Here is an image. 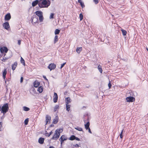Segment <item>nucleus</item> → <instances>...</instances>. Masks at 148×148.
Instances as JSON below:
<instances>
[{
	"label": "nucleus",
	"mask_w": 148,
	"mask_h": 148,
	"mask_svg": "<svg viewBox=\"0 0 148 148\" xmlns=\"http://www.w3.org/2000/svg\"><path fill=\"white\" fill-rule=\"evenodd\" d=\"M58 36L57 35H56L54 37V43H56L58 41Z\"/></svg>",
	"instance_id": "72a5a7b5"
},
{
	"label": "nucleus",
	"mask_w": 148,
	"mask_h": 148,
	"mask_svg": "<svg viewBox=\"0 0 148 148\" xmlns=\"http://www.w3.org/2000/svg\"><path fill=\"white\" fill-rule=\"evenodd\" d=\"M60 135V134H59V132L57 131H55V132L53 136L51 138V139L52 140H56L59 138Z\"/></svg>",
	"instance_id": "39448f33"
},
{
	"label": "nucleus",
	"mask_w": 148,
	"mask_h": 148,
	"mask_svg": "<svg viewBox=\"0 0 148 148\" xmlns=\"http://www.w3.org/2000/svg\"><path fill=\"white\" fill-rule=\"evenodd\" d=\"M126 99L127 102H132L134 101L135 99L133 97L130 96L127 97Z\"/></svg>",
	"instance_id": "423d86ee"
},
{
	"label": "nucleus",
	"mask_w": 148,
	"mask_h": 148,
	"mask_svg": "<svg viewBox=\"0 0 148 148\" xmlns=\"http://www.w3.org/2000/svg\"><path fill=\"white\" fill-rule=\"evenodd\" d=\"M45 139L44 138L40 137L38 139V143L40 144H42L43 143Z\"/></svg>",
	"instance_id": "6ab92c4d"
},
{
	"label": "nucleus",
	"mask_w": 148,
	"mask_h": 148,
	"mask_svg": "<svg viewBox=\"0 0 148 148\" xmlns=\"http://www.w3.org/2000/svg\"><path fill=\"white\" fill-rule=\"evenodd\" d=\"M71 99L70 97H67L66 99V104H69L71 102Z\"/></svg>",
	"instance_id": "b1692460"
},
{
	"label": "nucleus",
	"mask_w": 148,
	"mask_h": 148,
	"mask_svg": "<svg viewBox=\"0 0 148 148\" xmlns=\"http://www.w3.org/2000/svg\"><path fill=\"white\" fill-rule=\"evenodd\" d=\"M79 18L80 21H81L83 19V15L82 13L80 14H79Z\"/></svg>",
	"instance_id": "ea45409f"
},
{
	"label": "nucleus",
	"mask_w": 148,
	"mask_h": 148,
	"mask_svg": "<svg viewBox=\"0 0 148 148\" xmlns=\"http://www.w3.org/2000/svg\"><path fill=\"white\" fill-rule=\"evenodd\" d=\"M67 138H66L65 135H63L61 136L59 139V140L60 141L61 145H62L64 141L67 140Z\"/></svg>",
	"instance_id": "6e6552de"
},
{
	"label": "nucleus",
	"mask_w": 148,
	"mask_h": 148,
	"mask_svg": "<svg viewBox=\"0 0 148 148\" xmlns=\"http://www.w3.org/2000/svg\"><path fill=\"white\" fill-rule=\"evenodd\" d=\"M75 147H79V146L78 144H76L75 145Z\"/></svg>",
	"instance_id": "3c124183"
},
{
	"label": "nucleus",
	"mask_w": 148,
	"mask_h": 148,
	"mask_svg": "<svg viewBox=\"0 0 148 148\" xmlns=\"http://www.w3.org/2000/svg\"><path fill=\"white\" fill-rule=\"evenodd\" d=\"M147 50L148 51V49L147 48Z\"/></svg>",
	"instance_id": "052dcab7"
},
{
	"label": "nucleus",
	"mask_w": 148,
	"mask_h": 148,
	"mask_svg": "<svg viewBox=\"0 0 148 148\" xmlns=\"http://www.w3.org/2000/svg\"><path fill=\"white\" fill-rule=\"evenodd\" d=\"M36 15L39 17V20L40 22H42L43 20V17L42 15V12L41 11H37L35 12Z\"/></svg>",
	"instance_id": "7ed1b4c3"
},
{
	"label": "nucleus",
	"mask_w": 148,
	"mask_h": 148,
	"mask_svg": "<svg viewBox=\"0 0 148 148\" xmlns=\"http://www.w3.org/2000/svg\"><path fill=\"white\" fill-rule=\"evenodd\" d=\"M59 106L58 105H56L54 108V112H55L56 111L57 109L58 108Z\"/></svg>",
	"instance_id": "c9c22d12"
},
{
	"label": "nucleus",
	"mask_w": 148,
	"mask_h": 148,
	"mask_svg": "<svg viewBox=\"0 0 148 148\" xmlns=\"http://www.w3.org/2000/svg\"><path fill=\"white\" fill-rule=\"evenodd\" d=\"M31 21L33 25H34L36 23H38V17L36 15H33L31 18Z\"/></svg>",
	"instance_id": "20e7f679"
},
{
	"label": "nucleus",
	"mask_w": 148,
	"mask_h": 148,
	"mask_svg": "<svg viewBox=\"0 0 148 148\" xmlns=\"http://www.w3.org/2000/svg\"><path fill=\"white\" fill-rule=\"evenodd\" d=\"M78 2L80 3V5L82 8L85 7L84 3L81 0H78Z\"/></svg>",
	"instance_id": "393cba45"
},
{
	"label": "nucleus",
	"mask_w": 148,
	"mask_h": 148,
	"mask_svg": "<svg viewBox=\"0 0 148 148\" xmlns=\"http://www.w3.org/2000/svg\"><path fill=\"white\" fill-rule=\"evenodd\" d=\"M54 14L52 13L51 14L50 16H49V18L50 19H53L54 18Z\"/></svg>",
	"instance_id": "4c0bfd02"
},
{
	"label": "nucleus",
	"mask_w": 148,
	"mask_h": 148,
	"mask_svg": "<svg viewBox=\"0 0 148 148\" xmlns=\"http://www.w3.org/2000/svg\"><path fill=\"white\" fill-rule=\"evenodd\" d=\"M23 77H21V79H20V82L21 83H22L23 82Z\"/></svg>",
	"instance_id": "49530a36"
},
{
	"label": "nucleus",
	"mask_w": 148,
	"mask_h": 148,
	"mask_svg": "<svg viewBox=\"0 0 148 148\" xmlns=\"http://www.w3.org/2000/svg\"><path fill=\"white\" fill-rule=\"evenodd\" d=\"M12 53L11 52H10L9 53V56H6L5 57H4L3 59L2 60V61L3 62H5V60H7L11 58L12 56Z\"/></svg>",
	"instance_id": "9d476101"
},
{
	"label": "nucleus",
	"mask_w": 148,
	"mask_h": 148,
	"mask_svg": "<svg viewBox=\"0 0 148 148\" xmlns=\"http://www.w3.org/2000/svg\"><path fill=\"white\" fill-rule=\"evenodd\" d=\"M46 132L45 133V135L46 136L49 137L50 136V135H49V134L47 132Z\"/></svg>",
	"instance_id": "79ce46f5"
},
{
	"label": "nucleus",
	"mask_w": 148,
	"mask_h": 148,
	"mask_svg": "<svg viewBox=\"0 0 148 148\" xmlns=\"http://www.w3.org/2000/svg\"><path fill=\"white\" fill-rule=\"evenodd\" d=\"M17 63L16 62H14L13 64H12V69L14 71L15 70L16 67L17 66Z\"/></svg>",
	"instance_id": "f3484780"
},
{
	"label": "nucleus",
	"mask_w": 148,
	"mask_h": 148,
	"mask_svg": "<svg viewBox=\"0 0 148 148\" xmlns=\"http://www.w3.org/2000/svg\"><path fill=\"white\" fill-rule=\"evenodd\" d=\"M54 126V125L53 124H51L50 125V127H53Z\"/></svg>",
	"instance_id": "5fc2aeb1"
},
{
	"label": "nucleus",
	"mask_w": 148,
	"mask_h": 148,
	"mask_svg": "<svg viewBox=\"0 0 148 148\" xmlns=\"http://www.w3.org/2000/svg\"><path fill=\"white\" fill-rule=\"evenodd\" d=\"M60 30L58 29H56L55 31V35H58V34L60 32Z\"/></svg>",
	"instance_id": "2f4dec72"
},
{
	"label": "nucleus",
	"mask_w": 148,
	"mask_h": 148,
	"mask_svg": "<svg viewBox=\"0 0 148 148\" xmlns=\"http://www.w3.org/2000/svg\"><path fill=\"white\" fill-rule=\"evenodd\" d=\"M58 122V117L57 116H56L55 119H53V123L56 124Z\"/></svg>",
	"instance_id": "aec40b11"
},
{
	"label": "nucleus",
	"mask_w": 148,
	"mask_h": 148,
	"mask_svg": "<svg viewBox=\"0 0 148 148\" xmlns=\"http://www.w3.org/2000/svg\"><path fill=\"white\" fill-rule=\"evenodd\" d=\"M23 110L25 111H28L30 110L29 108L26 106H24L23 107Z\"/></svg>",
	"instance_id": "cd10ccee"
},
{
	"label": "nucleus",
	"mask_w": 148,
	"mask_h": 148,
	"mask_svg": "<svg viewBox=\"0 0 148 148\" xmlns=\"http://www.w3.org/2000/svg\"><path fill=\"white\" fill-rule=\"evenodd\" d=\"M21 40H18V45H20L21 44Z\"/></svg>",
	"instance_id": "09e8293b"
},
{
	"label": "nucleus",
	"mask_w": 148,
	"mask_h": 148,
	"mask_svg": "<svg viewBox=\"0 0 148 148\" xmlns=\"http://www.w3.org/2000/svg\"><path fill=\"white\" fill-rule=\"evenodd\" d=\"M3 56H4V57H5V56H7L6 54L5 53H4V54H3Z\"/></svg>",
	"instance_id": "864d4df0"
},
{
	"label": "nucleus",
	"mask_w": 148,
	"mask_h": 148,
	"mask_svg": "<svg viewBox=\"0 0 148 148\" xmlns=\"http://www.w3.org/2000/svg\"><path fill=\"white\" fill-rule=\"evenodd\" d=\"M75 136L74 135H72L69 138V140H75Z\"/></svg>",
	"instance_id": "c85d7f7f"
},
{
	"label": "nucleus",
	"mask_w": 148,
	"mask_h": 148,
	"mask_svg": "<svg viewBox=\"0 0 148 148\" xmlns=\"http://www.w3.org/2000/svg\"><path fill=\"white\" fill-rule=\"evenodd\" d=\"M9 109L8 105V103H6L3 105L2 106H0V111L3 114H5L8 111Z\"/></svg>",
	"instance_id": "f03ea898"
},
{
	"label": "nucleus",
	"mask_w": 148,
	"mask_h": 148,
	"mask_svg": "<svg viewBox=\"0 0 148 148\" xmlns=\"http://www.w3.org/2000/svg\"><path fill=\"white\" fill-rule=\"evenodd\" d=\"M11 18V16L10 13H8L5 15V21H9Z\"/></svg>",
	"instance_id": "f8f14e48"
},
{
	"label": "nucleus",
	"mask_w": 148,
	"mask_h": 148,
	"mask_svg": "<svg viewBox=\"0 0 148 148\" xmlns=\"http://www.w3.org/2000/svg\"><path fill=\"white\" fill-rule=\"evenodd\" d=\"M108 86L109 89L112 86L110 82H109L108 84Z\"/></svg>",
	"instance_id": "c03bdc74"
},
{
	"label": "nucleus",
	"mask_w": 148,
	"mask_h": 148,
	"mask_svg": "<svg viewBox=\"0 0 148 148\" xmlns=\"http://www.w3.org/2000/svg\"><path fill=\"white\" fill-rule=\"evenodd\" d=\"M66 64V62L64 63L61 64V66L60 67V69H62L64 66L65 64Z\"/></svg>",
	"instance_id": "a19ab883"
},
{
	"label": "nucleus",
	"mask_w": 148,
	"mask_h": 148,
	"mask_svg": "<svg viewBox=\"0 0 148 148\" xmlns=\"http://www.w3.org/2000/svg\"><path fill=\"white\" fill-rule=\"evenodd\" d=\"M67 93V92H64V94H66Z\"/></svg>",
	"instance_id": "bf43d9fd"
},
{
	"label": "nucleus",
	"mask_w": 148,
	"mask_h": 148,
	"mask_svg": "<svg viewBox=\"0 0 148 148\" xmlns=\"http://www.w3.org/2000/svg\"><path fill=\"white\" fill-rule=\"evenodd\" d=\"M40 84L39 82L35 81L33 83V85L35 87L37 88L39 85Z\"/></svg>",
	"instance_id": "a211bd4d"
},
{
	"label": "nucleus",
	"mask_w": 148,
	"mask_h": 148,
	"mask_svg": "<svg viewBox=\"0 0 148 148\" xmlns=\"http://www.w3.org/2000/svg\"><path fill=\"white\" fill-rule=\"evenodd\" d=\"M93 1L96 4H97L98 3V0H93Z\"/></svg>",
	"instance_id": "37998d69"
},
{
	"label": "nucleus",
	"mask_w": 148,
	"mask_h": 148,
	"mask_svg": "<svg viewBox=\"0 0 148 148\" xmlns=\"http://www.w3.org/2000/svg\"><path fill=\"white\" fill-rule=\"evenodd\" d=\"M3 26L6 30H8L10 27L9 23L8 22L4 23L3 25Z\"/></svg>",
	"instance_id": "9b49d317"
},
{
	"label": "nucleus",
	"mask_w": 148,
	"mask_h": 148,
	"mask_svg": "<svg viewBox=\"0 0 148 148\" xmlns=\"http://www.w3.org/2000/svg\"><path fill=\"white\" fill-rule=\"evenodd\" d=\"M7 71L6 69H4L3 71V78L5 80V83H6L7 82V81L5 80V78L6 75L7 74Z\"/></svg>",
	"instance_id": "4468645a"
},
{
	"label": "nucleus",
	"mask_w": 148,
	"mask_h": 148,
	"mask_svg": "<svg viewBox=\"0 0 148 148\" xmlns=\"http://www.w3.org/2000/svg\"><path fill=\"white\" fill-rule=\"evenodd\" d=\"M22 1H24L25 0H21Z\"/></svg>",
	"instance_id": "e2e57ef3"
},
{
	"label": "nucleus",
	"mask_w": 148,
	"mask_h": 148,
	"mask_svg": "<svg viewBox=\"0 0 148 148\" xmlns=\"http://www.w3.org/2000/svg\"><path fill=\"white\" fill-rule=\"evenodd\" d=\"M52 133H53V132H52V131H51L49 133V135H51V134H52Z\"/></svg>",
	"instance_id": "603ef678"
},
{
	"label": "nucleus",
	"mask_w": 148,
	"mask_h": 148,
	"mask_svg": "<svg viewBox=\"0 0 148 148\" xmlns=\"http://www.w3.org/2000/svg\"><path fill=\"white\" fill-rule=\"evenodd\" d=\"M82 50V47H77L76 49V51L78 53H80Z\"/></svg>",
	"instance_id": "4be33fe9"
},
{
	"label": "nucleus",
	"mask_w": 148,
	"mask_h": 148,
	"mask_svg": "<svg viewBox=\"0 0 148 148\" xmlns=\"http://www.w3.org/2000/svg\"><path fill=\"white\" fill-rule=\"evenodd\" d=\"M49 148H55L54 147L52 146H50Z\"/></svg>",
	"instance_id": "4d7b16f0"
},
{
	"label": "nucleus",
	"mask_w": 148,
	"mask_h": 148,
	"mask_svg": "<svg viewBox=\"0 0 148 148\" xmlns=\"http://www.w3.org/2000/svg\"><path fill=\"white\" fill-rule=\"evenodd\" d=\"M66 110L69 112L70 110V105L68 104H66Z\"/></svg>",
	"instance_id": "bb28decb"
},
{
	"label": "nucleus",
	"mask_w": 148,
	"mask_h": 148,
	"mask_svg": "<svg viewBox=\"0 0 148 148\" xmlns=\"http://www.w3.org/2000/svg\"><path fill=\"white\" fill-rule=\"evenodd\" d=\"M21 63L24 66L25 65V61L24 59L22 57H21Z\"/></svg>",
	"instance_id": "7c9ffc66"
},
{
	"label": "nucleus",
	"mask_w": 148,
	"mask_h": 148,
	"mask_svg": "<svg viewBox=\"0 0 148 148\" xmlns=\"http://www.w3.org/2000/svg\"><path fill=\"white\" fill-rule=\"evenodd\" d=\"M51 116H50L49 115H47L46 116V125L49 122H50V121L51 119Z\"/></svg>",
	"instance_id": "ddd939ff"
},
{
	"label": "nucleus",
	"mask_w": 148,
	"mask_h": 148,
	"mask_svg": "<svg viewBox=\"0 0 148 148\" xmlns=\"http://www.w3.org/2000/svg\"><path fill=\"white\" fill-rule=\"evenodd\" d=\"M10 80V78H9L7 81L9 82Z\"/></svg>",
	"instance_id": "13d9d810"
},
{
	"label": "nucleus",
	"mask_w": 148,
	"mask_h": 148,
	"mask_svg": "<svg viewBox=\"0 0 148 148\" xmlns=\"http://www.w3.org/2000/svg\"><path fill=\"white\" fill-rule=\"evenodd\" d=\"M57 130L58 132H59V134H60V133H61L63 131V129L62 128H60V129H57L56 131Z\"/></svg>",
	"instance_id": "f704fd0d"
},
{
	"label": "nucleus",
	"mask_w": 148,
	"mask_h": 148,
	"mask_svg": "<svg viewBox=\"0 0 148 148\" xmlns=\"http://www.w3.org/2000/svg\"><path fill=\"white\" fill-rule=\"evenodd\" d=\"M0 50L1 53H3V52H4L5 53H6L8 51V49L7 47H4L1 48Z\"/></svg>",
	"instance_id": "1a4fd4ad"
},
{
	"label": "nucleus",
	"mask_w": 148,
	"mask_h": 148,
	"mask_svg": "<svg viewBox=\"0 0 148 148\" xmlns=\"http://www.w3.org/2000/svg\"><path fill=\"white\" fill-rule=\"evenodd\" d=\"M75 129L76 130H77L79 131H83V130L82 128L77 127H75Z\"/></svg>",
	"instance_id": "c756f323"
},
{
	"label": "nucleus",
	"mask_w": 148,
	"mask_h": 148,
	"mask_svg": "<svg viewBox=\"0 0 148 148\" xmlns=\"http://www.w3.org/2000/svg\"><path fill=\"white\" fill-rule=\"evenodd\" d=\"M56 65L54 63H51L48 66V68L49 69L50 71L54 69L56 67Z\"/></svg>",
	"instance_id": "0eeeda50"
},
{
	"label": "nucleus",
	"mask_w": 148,
	"mask_h": 148,
	"mask_svg": "<svg viewBox=\"0 0 148 148\" xmlns=\"http://www.w3.org/2000/svg\"><path fill=\"white\" fill-rule=\"evenodd\" d=\"M54 97L53 99V102L54 103H56L58 99V96L57 94L56 93L54 92Z\"/></svg>",
	"instance_id": "2eb2a0df"
},
{
	"label": "nucleus",
	"mask_w": 148,
	"mask_h": 148,
	"mask_svg": "<svg viewBox=\"0 0 148 148\" xmlns=\"http://www.w3.org/2000/svg\"><path fill=\"white\" fill-rule=\"evenodd\" d=\"M123 130L121 132V133L120 134V138H123Z\"/></svg>",
	"instance_id": "58836bf2"
},
{
	"label": "nucleus",
	"mask_w": 148,
	"mask_h": 148,
	"mask_svg": "<svg viewBox=\"0 0 148 148\" xmlns=\"http://www.w3.org/2000/svg\"><path fill=\"white\" fill-rule=\"evenodd\" d=\"M90 123L89 121L86 124H84V126L86 130H88V129L89 128Z\"/></svg>",
	"instance_id": "412c9836"
},
{
	"label": "nucleus",
	"mask_w": 148,
	"mask_h": 148,
	"mask_svg": "<svg viewBox=\"0 0 148 148\" xmlns=\"http://www.w3.org/2000/svg\"><path fill=\"white\" fill-rule=\"evenodd\" d=\"M43 88L41 86H40L37 89V91L39 92V93H41L43 91Z\"/></svg>",
	"instance_id": "5701e85b"
},
{
	"label": "nucleus",
	"mask_w": 148,
	"mask_h": 148,
	"mask_svg": "<svg viewBox=\"0 0 148 148\" xmlns=\"http://www.w3.org/2000/svg\"><path fill=\"white\" fill-rule=\"evenodd\" d=\"M97 68L100 73H102V69L101 66L100 65H98Z\"/></svg>",
	"instance_id": "a878e982"
},
{
	"label": "nucleus",
	"mask_w": 148,
	"mask_h": 148,
	"mask_svg": "<svg viewBox=\"0 0 148 148\" xmlns=\"http://www.w3.org/2000/svg\"><path fill=\"white\" fill-rule=\"evenodd\" d=\"M29 121V119L27 118L24 121V123L25 125H27L28 124Z\"/></svg>",
	"instance_id": "e433bc0d"
},
{
	"label": "nucleus",
	"mask_w": 148,
	"mask_h": 148,
	"mask_svg": "<svg viewBox=\"0 0 148 148\" xmlns=\"http://www.w3.org/2000/svg\"><path fill=\"white\" fill-rule=\"evenodd\" d=\"M84 122L85 123V121L84 120Z\"/></svg>",
	"instance_id": "680f3d73"
},
{
	"label": "nucleus",
	"mask_w": 148,
	"mask_h": 148,
	"mask_svg": "<svg viewBox=\"0 0 148 148\" xmlns=\"http://www.w3.org/2000/svg\"><path fill=\"white\" fill-rule=\"evenodd\" d=\"M52 0V1H54V0Z\"/></svg>",
	"instance_id": "0e129e2a"
},
{
	"label": "nucleus",
	"mask_w": 148,
	"mask_h": 148,
	"mask_svg": "<svg viewBox=\"0 0 148 148\" xmlns=\"http://www.w3.org/2000/svg\"><path fill=\"white\" fill-rule=\"evenodd\" d=\"M50 2L49 0H43L38 4V6L40 8H47L50 4Z\"/></svg>",
	"instance_id": "f257e3e1"
},
{
	"label": "nucleus",
	"mask_w": 148,
	"mask_h": 148,
	"mask_svg": "<svg viewBox=\"0 0 148 148\" xmlns=\"http://www.w3.org/2000/svg\"><path fill=\"white\" fill-rule=\"evenodd\" d=\"M43 1V0H39V3H41L42 1Z\"/></svg>",
	"instance_id": "6e6d98bb"
},
{
	"label": "nucleus",
	"mask_w": 148,
	"mask_h": 148,
	"mask_svg": "<svg viewBox=\"0 0 148 148\" xmlns=\"http://www.w3.org/2000/svg\"><path fill=\"white\" fill-rule=\"evenodd\" d=\"M39 0H36L32 2V5L33 7H34L36 6L37 4H39L40 3H39Z\"/></svg>",
	"instance_id": "dca6fc26"
},
{
	"label": "nucleus",
	"mask_w": 148,
	"mask_h": 148,
	"mask_svg": "<svg viewBox=\"0 0 148 148\" xmlns=\"http://www.w3.org/2000/svg\"><path fill=\"white\" fill-rule=\"evenodd\" d=\"M75 139L79 141L80 140L79 138L78 137H75Z\"/></svg>",
	"instance_id": "de8ad7c7"
},
{
	"label": "nucleus",
	"mask_w": 148,
	"mask_h": 148,
	"mask_svg": "<svg viewBox=\"0 0 148 148\" xmlns=\"http://www.w3.org/2000/svg\"><path fill=\"white\" fill-rule=\"evenodd\" d=\"M121 31H122V34L124 36H125L127 34V32L126 30L122 29L121 30Z\"/></svg>",
	"instance_id": "473e14b6"
},
{
	"label": "nucleus",
	"mask_w": 148,
	"mask_h": 148,
	"mask_svg": "<svg viewBox=\"0 0 148 148\" xmlns=\"http://www.w3.org/2000/svg\"><path fill=\"white\" fill-rule=\"evenodd\" d=\"M43 77L48 82V79L45 76L43 75Z\"/></svg>",
	"instance_id": "a18cd8bd"
},
{
	"label": "nucleus",
	"mask_w": 148,
	"mask_h": 148,
	"mask_svg": "<svg viewBox=\"0 0 148 148\" xmlns=\"http://www.w3.org/2000/svg\"><path fill=\"white\" fill-rule=\"evenodd\" d=\"M88 132L90 133L91 134L92 133V132H91V130H90V128H89L88 129Z\"/></svg>",
	"instance_id": "8fccbe9b"
}]
</instances>
